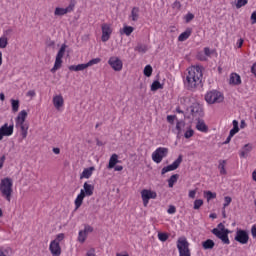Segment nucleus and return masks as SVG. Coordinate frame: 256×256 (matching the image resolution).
<instances>
[{
  "label": "nucleus",
  "mask_w": 256,
  "mask_h": 256,
  "mask_svg": "<svg viewBox=\"0 0 256 256\" xmlns=\"http://www.w3.org/2000/svg\"><path fill=\"white\" fill-rule=\"evenodd\" d=\"M201 81H203V68L201 66H190L184 80L187 89H196L201 85Z\"/></svg>",
  "instance_id": "nucleus-1"
},
{
  "label": "nucleus",
  "mask_w": 256,
  "mask_h": 256,
  "mask_svg": "<svg viewBox=\"0 0 256 256\" xmlns=\"http://www.w3.org/2000/svg\"><path fill=\"white\" fill-rule=\"evenodd\" d=\"M0 193L1 196L11 203V197H13V179L6 177L0 181Z\"/></svg>",
  "instance_id": "nucleus-2"
},
{
  "label": "nucleus",
  "mask_w": 256,
  "mask_h": 256,
  "mask_svg": "<svg viewBox=\"0 0 256 256\" xmlns=\"http://www.w3.org/2000/svg\"><path fill=\"white\" fill-rule=\"evenodd\" d=\"M27 115V110H21L15 119L16 129H20L22 139H27L29 131V124L25 122L27 121Z\"/></svg>",
  "instance_id": "nucleus-3"
},
{
  "label": "nucleus",
  "mask_w": 256,
  "mask_h": 256,
  "mask_svg": "<svg viewBox=\"0 0 256 256\" xmlns=\"http://www.w3.org/2000/svg\"><path fill=\"white\" fill-rule=\"evenodd\" d=\"M65 240V234L59 233L55 239L50 242L49 251L53 256H61V243Z\"/></svg>",
  "instance_id": "nucleus-4"
},
{
  "label": "nucleus",
  "mask_w": 256,
  "mask_h": 256,
  "mask_svg": "<svg viewBox=\"0 0 256 256\" xmlns=\"http://www.w3.org/2000/svg\"><path fill=\"white\" fill-rule=\"evenodd\" d=\"M189 240L187 237L181 236L176 242V247L178 249L179 256H191V248H189Z\"/></svg>",
  "instance_id": "nucleus-5"
},
{
  "label": "nucleus",
  "mask_w": 256,
  "mask_h": 256,
  "mask_svg": "<svg viewBox=\"0 0 256 256\" xmlns=\"http://www.w3.org/2000/svg\"><path fill=\"white\" fill-rule=\"evenodd\" d=\"M225 96L223 93L217 90H212L207 92L205 95V101L208 102L209 105H215V103H223Z\"/></svg>",
  "instance_id": "nucleus-6"
},
{
  "label": "nucleus",
  "mask_w": 256,
  "mask_h": 256,
  "mask_svg": "<svg viewBox=\"0 0 256 256\" xmlns=\"http://www.w3.org/2000/svg\"><path fill=\"white\" fill-rule=\"evenodd\" d=\"M212 233L218 239H220L224 245L231 244V240H229V234L231 233V231H229V229L222 228L221 230H219L218 228H214L212 230Z\"/></svg>",
  "instance_id": "nucleus-7"
},
{
  "label": "nucleus",
  "mask_w": 256,
  "mask_h": 256,
  "mask_svg": "<svg viewBox=\"0 0 256 256\" xmlns=\"http://www.w3.org/2000/svg\"><path fill=\"white\" fill-rule=\"evenodd\" d=\"M169 155V148L165 147H158L153 153H152V161L154 163H161L165 157Z\"/></svg>",
  "instance_id": "nucleus-8"
},
{
  "label": "nucleus",
  "mask_w": 256,
  "mask_h": 256,
  "mask_svg": "<svg viewBox=\"0 0 256 256\" xmlns=\"http://www.w3.org/2000/svg\"><path fill=\"white\" fill-rule=\"evenodd\" d=\"M75 5H77V1L70 0V3L66 8L56 7L54 15L56 17H63V15H67V13H73V11H75Z\"/></svg>",
  "instance_id": "nucleus-9"
},
{
  "label": "nucleus",
  "mask_w": 256,
  "mask_h": 256,
  "mask_svg": "<svg viewBox=\"0 0 256 256\" xmlns=\"http://www.w3.org/2000/svg\"><path fill=\"white\" fill-rule=\"evenodd\" d=\"M234 241L240 243V245H247L249 243V232L247 230L237 229Z\"/></svg>",
  "instance_id": "nucleus-10"
},
{
  "label": "nucleus",
  "mask_w": 256,
  "mask_h": 256,
  "mask_svg": "<svg viewBox=\"0 0 256 256\" xmlns=\"http://www.w3.org/2000/svg\"><path fill=\"white\" fill-rule=\"evenodd\" d=\"M142 203L145 207L149 205L150 199H157V192L149 189H143L141 192Z\"/></svg>",
  "instance_id": "nucleus-11"
},
{
  "label": "nucleus",
  "mask_w": 256,
  "mask_h": 256,
  "mask_svg": "<svg viewBox=\"0 0 256 256\" xmlns=\"http://www.w3.org/2000/svg\"><path fill=\"white\" fill-rule=\"evenodd\" d=\"M101 30H102L101 41L103 43H107V41L111 39V35H113V28L111 27V24L103 23L101 25Z\"/></svg>",
  "instance_id": "nucleus-12"
},
{
  "label": "nucleus",
  "mask_w": 256,
  "mask_h": 256,
  "mask_svg": "<svg viewBox=\"0 0 256 256\" xmlns=\"http://www.w3.org/2000/svg\"><path fill=\"white\" fill-rule=\"evenodd\" d=\"M188 111H190L193 119H201V117H203L204 113H203V107H201V105H199V103H194L192 104L189 108Z\"/></svg>",
  "instance_id": "nucleus-13"
},
{
  "label": "nucleus",
  "mask_w": 256,
  "mask_h": 256,
  "mask_svg": "<svg viewBox=\"0 0 256 256\" xmlns=\"http://www.w3.org/2000/svg\"><path fill=\"white\" fill-rule=\"evenodd\" d=\"M15 129V126L13 124L9 125L8 123H5L0 127V141H3L4 137H11L13 135V131Z\"/></svg>",
  "instance_id": "nucleus-14"
},
{
  "label": "nucleus",
  "mask_w": 256,
  "mask_h": 256,
  "mask_svg": "<svg viewBox=\"0 0 256 256\" xmlns=\"http://www.w3.org/2000/svg\"><path fill=\"white\" fill-rule=\"evenodd\" d=\"M183 163V156L180 155L178 158L170 165L162 168L161 175H165V173H169V171H175L176 169H179V165Z\"/></svg>",
  "instance_id": "nucleus-15"
},
{
  "label": "nucleus",
  "mask_w": 256,
  "mask_h": 256,
  "mask_svg": "<svg viewBox=\"0 0 256 256\" xmlns=\"http://www.w3.org/2000/svg\"><path fill=\"white\" fill-rule=\"evenodd\" d=\"M108 65H110L113 71L123 70V61L117 56L110 57L108 60Z\"/></svg>",
  "instance_id": "nucleus-16"
},
{
  "label": "nucleus",
  "mask_w": 256,
  "mask_h": 256,
  "mask_svg": "<svg viewBox=\"0 0 256 256\" xmlns=\"http://www.w3.org/2000/svg\"><path fill=\"white\" fill-rule=\"evenodd\" d=\"M89 233H93V227L90 225H85L83 230H80L78 233V242L85 243Z\"/></svg>",
  "instance_id": "nucleus-17"
},
{
  "label": "nucleus",
  "mask_w": 256,
  "mask_h": 256,
  "mask_svg": "<svg viewBox=\"0 0 256 256\" xmlns=\"http://www.w3.org/2000/svg\"><path fill=\"white\" fill-rule=\"evenodd\" d=\"M52 103L57 111H61V108L65 105V99L63 95L57 94L53 96Z\"/></svg>",
  "instance_id": "nucleus-18"
},
{
  "label": "nucleus",
  "mask_w": 256,
  "mask_h": 256,
  "mask_svg": "<svg viewBox=\"0 0 256 256\" xmlns=\"http://www.w3.org/2000/svg\"><path fill=\"white\" fill-rule=\"evenodd\" d=\"M141 18V9L137 6L133 7L131 9L130 15L128 16L129 21H132L133 23H137L139 19Z\"/></svg>",
  "instance_id": "nucleus-19"
},
{
  "label": "nucleus",
  "mask_w": 256,
  "mask_h": 256,
  "mask_svg": "<svg viewBox=\"0 0 256 256\" xmlns=\"http://www.w3.org/2000/svg\"><path fill=\"white\" fill-rule=\"evenodd\" d=\"M81 191H84L85 197H91L93 195V192L95 191V186L89 184L88 182H85Z\"/></svg>",
  "instance_id": "nucleus-20"
},
{
  "label": "nucleus",
  "mask_w": 256,
  "mask_h": 256,
  "mask_svg": "<svg viewBox=\"0 0 256 256\" xmlns=\"http://www.w3.org/2000/svg\"><path fill=\"white\" fill-rule=\"evenodd\" d=\"M241 76L235 72L230 74L229 85H241Z\"/></svg>",
  "instance_id": "nucleus-21"
},
{
  "label": "nucleus",
  "mask_w": 256,
  "mask_h": 256,
  "mask_svg": "<svg viewBox=\"0 0 256 256\" xmlns=\"http://www.w3.org/2000/svg\"><path fill=\"white\" fill-rule=\"evenodd\" d=\"M83 199H85V191L81 190L74 201L76 210L79 209L83 205Z\"/></svg>",
  "instance_id": "nucleus-22"
},
{
  "label": "nucleus",
  "mask_w": 256,
  "mask_h": 256,
  "mask_svg": "<svg viewBox=\"0 0 256 256\" xmlns=\"http://www.w3.org/2000/svg\"><path fill=\"white\" fill-rule=\"evenodd\" d=\"M192 33H193V29L187 28L184 32H182L178 36V41H180L181 43H183V41H187V39H189L191 37Z\"/></svg>",
  "instance_id": "nucleus-23"
},
{
  "label": "nucleus",
  "mask_w": 256,
  "mask_h": 256,
  "mask_svg": "<svg viewBox=\"0 0 256 256\" xmlns=\"http://www.w3.org/2000/svg\"><path fill=\"white\" fill-rule=\"evenodd\" d=\"M251 151H253V145L249 143L245 144L242 150L240 151V157L243 159L247 158V156L249 155V153H251Z\"/></svg>",
  "instance_id": "nucleus-24"
},
{
  "label": "nucleus",
  "mask_w": 256,
  "mask_h": 256,
  "mask_svg": "<svg viewBox=\"0 0 256 256\" xmlns=\"http://www.w3.org/2000/svg\"><path fill=\"white\" fill-rule=\"evenodd\" d=\"M93 171H95V167L93 166L89 168H85L80 175V179H91V175H93Z\"/></svg>",
  "instance_id": "nucleus-25"
},
{
  "label": "nucleus",
  "mask_w": 256,
  "mask_h": 256,
  "mask_svg": "<svg viewBox=\"0 0 256 256\" xmlns=\"http://www.w3.org/2000/svg\"><path fill=\"white\" fill-rule=\"evenodd\" d=\"M119 163V155L117 154H112L109 163H108V169H114L115 165Z\"/></svg>",
  "instance_id": "nucleus-26"
},
{
  "label": "nucleus",
  "mask_w": 256,
  "mask_h": 256,
  "mask_svg": "<svg viewBox=\"0 0 256 256\" xmlns=\"http://www.w3.org/2000/svg\"><path fill=\"white\" fill-rule=\"evenodd\" d=\"M197 131H201V133H207L209 131V128L207 127V124H205V121L198 120L196 124Z\"/></svg>",
  "instance_id": "nucleus-27"
},
{
  "label": "nucleus",
  "mask_w": 256,
  "mask_h": 256,
  "mask_svg": "<svg viewBox=\"0 0 256 256\" xmlns=\"http://www.w3.org/2000/svg\"><path fill=\"white\" fill-rule=\"evenodd\" d=\"M89 68L86 64H78L69 66V71H85V69Z\"/></svg>",
  "instance_id": "nucleus-28"
},
{
  "label": "nucleus",
  "mask_w": 256,
  "mask_h": 256,
  "mask_svg": "<svg viewBox=\"0 0 256 256\" xmlns=\"http://www.w3.org/2000/svg\"><path fill=\"white\" fill-rule=\"evenodd\" d=\"M185 121L180 120L176 123V131L178 135H183V132L185 131Z\"/></svg>",
  "instance_id": "nucleus-29"
},
{
  "label": "nucleus",
  "mask_w": 256,
  "mask_h": 256,
  "mask_svg": "<svg viewBox=\"0 0 256 256\" xmlns=\"http://www.w3.org/2000/svg\"><path fill=\"white\" fill-rule=\"evenodd\" d=\"M233 125V129L230 130V137H233L235 135H237V133H239V122L237 120H233L232 122Z\"/></svg>",
  "instance_id": "nucleus-30"
},
{
  "label": "nucleus",
  "mask_w": 256,
  "mask_h": 256,
  "mask_svg": "<svg viewBox=\"0 0 256 256\" xmlns=\"http://www.w3.org/2000/svg\"><path fill=\"white\" fill-rule=\"evenodd\" d=\"M63 65V59L56 58L53 68L51 69V73H55V71H58V69H61V66Z\"/></svg>",
  "instance_id": "nucleus-31"
},
{
  "label": "nucleus",
  "mask_w": 256,
  "mask_h": 256,
  "mask_svg": "<svg viewBox=\"0 0 256 256\" xmlns=\"http://www.w3.org/2000/svg\"><path fill=\"white\" fill-rule=\"evenodd\" d=\"M203 249H213L215 247V242L211 239H207L206 241L202 242Z\"/></svg>",
  "instance_id": "nucleus-32"
},
{
  "label": "nucleus",
  "mask_w": 256,
  "mask_h": 256,
  "mask_svg": "<svg viewBox=\"0 0 256 256\" xmlns=\"http://www.w3.org/2000/svg\"><path fill=\"white\" fill-rule=\"evenodd\" d=\"M225 165H227V161L220 160L218 169H220V175H227V170L225 169Z\"/></svg>",
  "instance_id": "nucleus-33"
},
{
  "label": "nucleus",
  "mask_w": 256,
  "mask_h": 256,
  "mask_svg": "<svg viewBox=\"0 0 256 256\" xmlns=\"http://www.w3.org/2000/svg\"><path fill=\"white\" fill-rule=\"evenodd\" d=\"M179 179V174H174L172 175L169 179H168V187L173 188V186L175 185V183L178 181Z\"/></svg>",
  "instance_id": "nucleus-34"
},
{
  "label": "nucleus",
  "mask_w": 256,
  "mask_h": 256,
  "mask_svg": "<svg viewBox=\"0 0 256 256\" xmlns=\"http://www.w3.org/2000/svg\"><path fill=\"white\" fill-rule=\"evenodd\" d=\"M204 197L207 199V202L211 201L212 199H217V193L211 191H205Z\"/></svg>",
  "instance_id": "nucleus-35"
},
{
  "label": "nucleus",
  "mask_w": 256,
  "mask_h": 256,
  "mask_svg": "<svg viewBox=\"0 0 256 256\" xmlns=\"http://www.w3.org/2000/svg\"><path fill=\"white\" fill-rule=\"evenodd\" d=\"M159 89H163V84L156 80L151 85V91H159Z\"/></svg>",
  "instance_id": "nucleus-36"
},
{
  "label": "nucleus",
  "mask_w": 256,
  "mask_h": 256,
  "mask_svg": "<svg viewBox=\"0 0 256 256\" xmlns=\"http://www.w3.org/2000/svg\"><path fill=\"white\" fill-rule=\"evenodd\" d=\"M65 49H67V46L63 44L56 55V59H63L65 56Z\"/></svg>",
  "instance_id": "nucleus-37"
},
{
  "label": "nucleus",
  "mask_w": 256,
  "mask_h": 256,
  "mask_svg": "<svg viewBox=\"0 0 256 256\" xmlns=\"http://www.w3.org/2000/svg\"><path fill=\"white\" fill-rule=\"evenodd\" d=\"M11 253L10 247L0 246V256H9Z\"/></svg>",
  "instance_id": "nucleus-38"
},
{
  "label": "nucleus",
  "mask_w": 256,
  "mask_h": 256,
  "mask_svg": "<svg viewBox=\"0 0 256 256\" xmlns=\"http://www.w3.org/2000/svg\"><path fill=\"white\" fill-rule=\"evenodd\" d=\"M134 31H135V28H133L132 26H124L123 27V33L127 37H129L131 35V33H133Z\"/></svg>",
  "instance_id": "nucleus-39"
},
{
  "label": "nucleus",
  "mask_w": 256,
  "mask_h": 256,
  "mask_svg": "<svg viewBox=\"0 0 256 256\" xmlns=\"http://www.w3.org/2000/svg\"><path fill=\"white\" fill-rule=\"evenodd\" d=\"M12 111L17 113L19 111V100L11 99Z\"/></svg>",
  "instance_id": "nucleus-40"
},
{
  "label": "nucleus",
  "mask_w": 256,
  "mask_h": 256,
  "mask_svg": "<svg viewBox=\"0 0 256 256\" xmlns=\"http://www.w3.org/2000/svg\"><path fill=\"white\" fill-rule=\"evenodd\" d=\"M144 75H145V77H151V75H153V67H151V65L145 66Z\"/></svg>",
  "instance_id": "nucleus-41"
},
{
  "label": "nucleus",
  "mask_w": 256,
  "mask_h": 256,
  "mask_svg": "<svg viewBox=\"0 0 256 256\" xmlns=\"http://www.w3.org/2000/svg\"><path fill=\"white\" fill-rule=\"evenodd\" d=\"M9 45V41L7 40V37L2 36L0 37V49H5Z\"/></svg>",
  "instance_id": "nucleus-42"
},
{
  "label": "nucleus",
  "mask_w": 256,
  "mask_h": 256,
  "mask_svg": "<svg viewBox=\"0 0 256 256\" xmlns=\"http://www.w3.org/2000/svg\"><path fill=\"white\" fill-rule=\"evenodd\" d=\"M101 61V58H94V59H91L89 60L86 65L88 67H93V65H99V62Z\"/></svg>",
  "instance_id": "nucleus-43"
},
{
  "label": "nucleus",
  "mask_w": 256,
  "mask_h": 256,
  "mask_svg": "<svg viewBox=\"0 0 256 256\" xmlns=\"http://www.w3.org/2000/svg\"><path fill=\"white\" fill-rule=\"evenodd\" d=\"M193 135H195V131H193V129H191V127H189L185 133H184V137L185 139H191V137H193Z\"/></svg>",
  "instance_id": "nucleus-44"
},
{
  "label": "nucleus",
  "mask_w": 256,
  "mask_h": 256,
  "mask_svg": "<svg viewBox=\"0 0 256 256\" xmlns=\"http://www.w3.org/2000/svg\"><path fill=\"white\" fill-rule=\"evenodd\" d=\"M158 239H159V241H162L163 243H165V241H167V239H169V234L160 232V233H158Z\"/></svg>",
  "instance_id": "nucleus-45"
},
{
  "label": "nucleus",
  "mask_w": 256,
  "mask_h": 256,
  "mask_svg": "<svg viewBox=\"0 0 256 256\" xmlns=\"http://www.w3.org/2000/svg\"><path fill=\"white\" fill-rule=\"evenodd\" d=\"M249 3V0H236V9H241V7H245Z\"/></svg>",
  "instance_id": "nucleus-46"
},
{
  "label": "nucleus",
  "mask_w": 256,
  "mask_h": 256,
  "mask_svg": "<svg viewBox=\"0 0 256 256\" xmlns=\"http://www.w3.org/2000/svg\"><path fill=\"white\" fill-rule=\"evenodd\" d=\"M201 207H203V200L202 199H196L194 201V209L199 210V209H201Z\"/></svg>",
  "instance_id": "nucleus-47"
},
{
  "label": "nucleus",
  "mask_w": 256,
  "mask_h": 256,
  "mask_svg": "<svg viewBox=\"0 0 256 256\" xmlns=\"http://www.w3.org/2000/svg\"><path fill=\"white\" fill-rule=\"evenodd\" d=\"M184 19L187 23H191V21H193L195 19V15H193V13L189 12L185 15Z\"/></svg>",
  "instance_id": "nucleus-48"
},
{
  "label": "nucleus",
  "mask_w": 256,
  "mask_h": 256,
  "mask_svg": "<svg viewBox=\"0 0 256 256\" xmlns=\"http://www.w3.org/2000/svg\"><path fill=\"white\" fill-rule=\"evenodd\" d=\"M214 53H215V50H210L209 47L204 48V55H206V58L211 57V55H213Z\"/></svg>",
  "instance_id": "nucleus-49"
},
{
  "label": "nucleus",
  "mask_w": 256,
  "mask_h": 256,
  "mask_svg": "<svg viewBox=\"0 0 256 256\" xmlns=\"http://www.w3.org/2000/svg\"><path fill=\"white\" fill-rule=\"evenodd\" d=\"M197 59L199 61H207V56L203 52H198L197 53Z\"/></svg>",
  "instance_id": "nucleus-50"
},
{
  "label": "nucleus",
  "mask_w": 256,
  "mask_h": 256,
  "mask_svg": "<svg viewBox=\"0 0 256 256\" xmlns=\"http://www.w3.org/2000/svg\"><path fill=\"white\" fill-rule=\"evenodd\" d=\"M231 201H233V199H231V197L229 196H226L224 198V204H223L224 209L225 207H229V205H231Z\"/></svg>",
  "instance_id": "nucleus-51"
},
{
  "label": "nucleus",
  "mask_w": 256,
  "mask_h": 256,
  "mask_svg": "<svg viewBox=\"0 0 256 256\" xmlns=\"http://www.w3.org/2000/svg\"><path fill=\"white\" fill-rule=\"evenodd\" d=\"M167 213L169 215H175V213H177V208H175V206H173V205H170L167 210Z\"/></svg>",
  "instance_id": "nucleus-52"
},
{
  "label": "nucleus",
  "mask_w": 256,
  "mask_h": 256,
  "mask_svg": "<svg viewBox=\"0 0 256 256\" xmlns=\"http://www.w3.org/2000/svg\"><path fill=\"white\" fill-rule=\"evenodd\" d=\"M139 53H147V46L140 45L136 48Z\"/></svg>",
  "instance_id": "nucleus-53"
},
{
  "label": "nucleus",
  "mask_w": 256,
  "mask_h": 256,
  "mask_svg": "<svg viewBox=\"0 0 256 256\" xmlns=\"http://www.w3.org/2000/svg\"><path fill=\"white\" fill-rule=\"evenodd\" d=\"M35 95H37V93L35 92V90H30L26 93V97H30L31 99H33V97H35Z\"/></svg>",
  "instance_id": "nucleus-54"
},
{
  "label": "nucleus",
  "mask_w": 256,
  "mask_h": 256,
  "mask_svg": "<svg viewBox=\"0 0 256 256\" xmlns=\"http://www.w3.org/2000/svg\"><path fill=\"white\" fill-rule=\"evenodd\" d=\"M195 195H197V190H190L188 193L190 199H195Z\"/></svg>",
  "instance_id": "nucleus-55"
},
{
  "label": "nucleus",
  "mask_w": 256,
  "mask_h": 256,
  "mask_svg": "<svg viewBox=\"0 0 256 256\" xmlns=\"http://www.w3.org/2000/svg\"><path fill=\"white\" fill-rule=\"evenodd\" d=\"M251 235L253 239H256V224L251 227Z\"/></svg>",
  "instance_id": "nucleus-56"
},
{
  "label": "nucleus",
  "mask_w": 256,
  "mask_h": 256,
  "mask_svg": "<svg viewBox=\"0 0 256 256\" xmlns=\"http://www.w3.org/2000/svg\"><path fill=\"white\" fill-rule=\"evenodd\" d=\"M167 121L168 123H171V125H173L174 121H175V116L173 115H168L167 116Z\"/></svg>",
  "instance_id": "nucleus-57"
},
{
  "label": "nucleus",
  "mask_w": 256,
  "mask_h": 256,
  "mask_svg": "<svg viewBox=\"0 0 256 256\" xmlns=\"http://www.w3.org/2000/svg\"><path fill=\"white\" fill-rule=\"evenodd\" d=\"M250 19H251V21H252V25H255V23H256V11H254V12L251 14Z\"/></svg>",
  "instance_id": "nucleus-58"
},
{
  "label": "nucleus",
  "mask_w": 256,
  "mask_h": 256,
  "mask_svg": "<svg viewBox=\"0 0 256 256\" xmlns=\"http://www.w3.org/2000/svg\"><path fill=\"white\" fill-rule=\"evenodd\" d=\"M243 43H244V40L243 38H240L237 42V47L238 49H241L243 47Z\"/></svg>",
  "instance_id": "nucleus-59"
},
{
  "label": "nucleus",
  "mask_w": 256,
  "mask_h": 256,
  "mask_svg": "<svg viewBox=\"0 0 256 256\" xmlns=\"http://www.w3.org/2000/svg\"><path fill=\"white\" fill-rule=\"evenodd\" d=\"M86 256H95V249H90V250L87 252Z\"/></svg>",
  "instance_id": "nucleus-60"
},
{
  "label": "nucleus",
  "mask_w": 256,
  "mask_h": 256,
  "mask_svg": "<svg viewBox=\"0 0 256 256\" xmlns=\"http://www.w3.org/2000/svg\"><path fill=\"white\" fill-rule=\"evenodd\" d=\"M245 127H247V122H245V120H241V122H240V128H241V129H245Z\"/></svg>",
  "instance_id": "nucleus-61"
},
{
  "label": "nucleus",
  "mask_w": 256,
  "mask_h": 256,
  "mask_svg": "<svg viewBox=\"0 0 256 256\" xmlns=\"http://www.w3.org/2000/svg\"><path fill=\"white\" fill-rule=\"evenodd\" d=\"M5 163V156L0 158V169H3V164Z\"/></svg>",
  "instance_id": "nucleus-62"
},
{
  "label": "nucleus",
  "mask_w": 256,
  "mask_h": 256,
  "mask_svg": "<svg viewBox=\"0 0 256 256\" xmlns=\"http://www.w3.org/2000/svg\"><path fill=\"white\" fill-rule=\"evenodd\" d=\"M122 169H123V166L121 165L114 166V171H121Z\"/></svg>",
  "instance_id": "nucleus-63"
},
{
  "label": "nucleus",
  "mask_w": 256,
  "mask_h": 256,
  "mask_svg": "<svg viewBox=\"0 0 256 256\" xmlns=\"http://www.w3.org/2000/svg\"><path fill=\"white\" fill-rule=\"evenodd\" d=\"M252 179H253V181L256 182V168H255V170L252 172Z\"/></svg>",
  "instance_id": "nucleus-64"
}]
</instances>
